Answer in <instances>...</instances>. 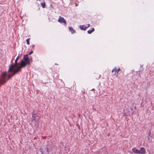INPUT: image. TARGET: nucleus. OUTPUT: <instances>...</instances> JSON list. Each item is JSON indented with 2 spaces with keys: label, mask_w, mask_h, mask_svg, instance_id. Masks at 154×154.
I'll use <instances>...</instances> for the list:
<instances>
[{
  "label": "nucleus",
  "mask_w": 154,
  "mask_h": 154,
  "mask_svg": "<svg viewBox=\"0 0 154 154\" xmlns=\"http://www.w3.org/2000/svg\"><path fill=\"white\" fill-rule=\"evenodd\" d=\"M33 51H31L29 53V55H30L31 54H32L33 53Z\"/></svg>",
  "instance_id": "12"
},
{
  "label": "nucleus",
  "mask_w": 154,
  "mask_h": 154,
  "mask_svg": "<svg viewBox=\"0 0 154 154\" xmlns=\"http://www.w3.org/2000/svg\"><path fill=\"white\" fill-rule=\"evenodd\" d=\"M80 28L82 30H85L87 29L86 26L84 25H80L79 26Z\"/></svg>",
  "instance_id": "6"
},
{
  "label": "nucleus",
  "mask_w": 154,
  "mask_h": 154,
  "mask_svg": "<svg viewBox=\"0 0 154 154\" xmlns=\"http://www.w3.org/2000/svg\"><path fill=\"white\" fill-rule=\"evenodd\" d=\"M117 68L116 67H115L112 70V72L113 73L114 75H116Z\"/></svg>",
  "instance_id": "5"
},
{
  "label": "nucleus",
  "mask_w": 154,
  "mask_h": 154,
  "mask_svg": "<svg viewBox=\"0 0 154 154\" xmlns=\"http://www.w3.org/2000/svg\"><path fill=\"white\" fill-rule=\"evenodd\" d=\"M58 21L61 23H63L65 24H66V21L64 20V19L61 17H60L58 20Z\"/></svg>",
  "instance_id": "3"
},
{
  "label": "nucleus",
  "mask_w": 154,
  "mask_h": 154,
  "mask_svg": "<svg viewBox=\"0 0 154 154\" xmlns=\"http://www.w3.org/2000/svg\"><path fill=\"white\" fill-rule=\"evenodd\" d=\"M90 24H88L87 25V27H87V28H88V27H90Z\"/></svg>",
  "instance_id": "13"
},
{
  "label": "nucleus",
  "mask_w": 154,
  "mask_h": 154,
  "mask_svg": "<svg viewBox=\"0 0 154 154\" xmlns=\"http://www.w3.org/2000/svg\"><path fill=\"white\" fill-rule=\"evenodd\" d=\"M32 117L33 119L36 122L38 121L40 119L39 117L35 113H33Z\"/></svg>",
  "instance_id": "1"
},
{
  "label": "nucleus",
  "mask_w": 154,
  "mask_h": 154,
  "mask_svg": "<svg viewBox=\"0 0 154 154\" xmlns=\"http://www.w3.org/2000/svg\"><path fill=\"white\" fill-rule=\"evenodd\" d=\"M146 152V150L143 147H141L139 150V154H144Z\"/></svg>",
  "instance_id": "2"
},
{
  "label": "nucleus",
  "mask_w": 154,
  "mask_h": 154,
  "mask_svg": "<svg viewBox=\"0 0 154 154\" xmlns=\"http://www.w3.org/2000/svg\"><path fill=\"white\" fill-rule=\"evenodd\" d=\"M42 6L43 8H44L45 6V3L44 2L43 3H41Z\"/></svg>",
  "instance_id": "9"
},
{
  "label": "nucleus",
  "mask_w": 154,
  "mask_h": 154,
  "mask_svg": "<svg viewBox=\"0 0 154 154\" xmlns=\"http://www.w3.org/2000/svg\"><path fill=\"white\" fill-rule=\"evenodd\" d=\"M30 38H28L27 39V40H26V42H27V44L28 45H29V41H30Z\"/></svg>",
  "instance_id": "10"
},
{
  "label": "nucleus",
  "mask_w": 154,
  "mask_h": 154,
  "mask_svg": "<svg viewBox=\"0 0 154 154\" xmlns=\"http://www.w3.org/2000/svg\"><path fill=\"white\" fill-rule=\"evenodd\" d=\"M69 29L70 31L71 32L72 34H74L75 33V31L72 28L70 27L69 28Z\"/></svg>",
  "instance_id": "7"
},
{
  "label": "nucleus",
  "mask_w": 154,
  "mask_h": 154,
  "mask_svg": "<svg viewBox=\"0 0 154 154\" xmlns=\"http://www.w3.org/2000/svg\"><path fill=\"white\" fill-rule=\"evenodd\" d=\"M121 70V69L120 68H119L117 70V74H116V76H118V73Z\"/></svg>",
  "instance_id": "11"
},
{
  "label": "nucleus",
  "mask_w": 154,
  "mask_h": 154,
  "mask_svg": "<svg viewBox=\"0 0 154 154\" xmlns=\"http://www.w3.org/2000/svg\"><path fill=\"white\" fill-rule=\"evenodd\" d=\"M94 29L93 28H92L91 30H88L87 32L88 34H90L92 32L94 31Z\"/></svg>",
  "instance_id": "8"
},
{
  "label": "nucleus",
  "mask_w": 154,
  "mask_h": 154,
  "mask_svg": "<svg viewBox=\"0 0 154 154\" xmlns=\"http://www.w3.org/2000/svg\"><path fill=\"white\" fill-rule=\"evenodd\" d=\"M132 151L134 153L139 154V150H138L135 147H134L132 148Z\"/></svg>",
  "instance_id": "4"
}]
</instances>
